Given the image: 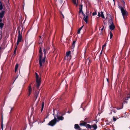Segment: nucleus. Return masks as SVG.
I'll return each mask as SVG.
<instances>
[{"instance_id": "f257e3e1", "label": "nucleus", "mask_w": 130, "mask_h": 130, "mask_svg": "<svg viewBox=\"0 0 130 130\" xmlns=\"http://www.w3.org/2000/svg\"><path fill=\"white\" fill-rule=\"evenodd\" d=\"M53 115L54 116V119L50 121L48 124V125L51 126H53L57 122V119L56 117L54 116L55 115V113L54 111L53 110Z\"/></svg>"}, {"instance_id": "f03ea898", "label": "nucleus", "mask_w": 130, "mask_h": 130, "mask_svg": "<svg viewBox=\"0 0 130 130\" xmlns=\"http://www.w3.org/2000/svg\"><path fill=\"white\" fill-rule=\"evenodd\" d=\"M45 57L46 56H45V57L42 59V56H40L39 62L40 67H42L43 66V64L44 63L45 61Z\"/></svg>"}, {"instance_id": "7ed1b4c3", "label": "nucleus", "mask_w": 130, "mask_h": 130, "mask_svg": "<svg viewBox=\"0 0 130 130\" xmlns=\"http://www.w3.org/2000/svg\"><path fill=\"white\" fill-rule=\"evenodd\" d=\"M121 10V12L122 14L124 19L125 20V18L127 17V15H128V13L126 10L124 9H122Z\"/></svg>"}, {"instance_id": "20e7f679", "label": "nucleus", "mask_w": 130, "mask_h": 130, "mask_svg": "<svg viewBox=\"0 0 130 130\" xmlns=\"http://www.w3.org/2000/svg\"><path fill=\"white\" fill-rule=\"evenodd\" d=\"M86 127L87 128H90V129L92 128H93L94 129H96L97 128V126L96 125L94 124L92 126H91L89 124L87 123L86 126Z\"/></svg>"}, {"instance_id": "39448f33", "label": "nucleus", "mask_w": 130, "mask_h": 130, "mask_svg": "<svg viewBox=\"0 0 130 130\" xmlns=\"http://www.w3.org/2000/svg\"><path fill=\"white\" fill-rule=\"evenodd\" d=\"M18 40L17 41L21 42L22 40V33L20 32V30H19L18 31Z\"/></svg>"}, {"instance_id": "423d86ee", "label": "nucleus", "mask_w": 130, "mask_h": 130, "mask_svg": "<svg viewBox=\"0 0 130 130\" xmlns=\"http://www.w3.org/2000/svg\"><path fill=\"white\" fill-rule=\"evenodd\" d=\"M110 24L111 25L109 26L110 29L111 30H113L115 28V26L114 25L113 22H112V20H110Z\"/></svg>"}, {"instance_id": "0eeeda50", "label": "nucleus", "mask_w": 130, "mask_h": 130, "mask_svg": "<svg viewBox=\"0 0 130 130\" xmlns=\"http://www.w3.org/2000/svg\"><path fill=\"white\" fill-rule=\"evenodd\" d=\"M36 82L37 83V89H38L40 84L41 81L40 79H36Z\"/></svg>"}, {"instance_id": "6e6552de", "label": "nucleus", "mask_w": 130, "mask_h": 130, "mask_svg": "<svg viewBox=\"0 0 130 130\" xmlns=\"http://www.w3.org/2000/svg\"><path fill=\"white\" fill-rule=\"evenodd\" d=\"M98 16L99 17H101L103 18H105V17L103 14V12L102 11H101V13L99 12H98Z\"/></svg>"}, {"instance_id": "1a4fd4ad", "label": "nucleus", "mask_w": 130, "mask_h": 130, "mask_svg": "<svg viewBox=\"0 0 130 130\" xmlns=\"http://www.w3.org/2000/svg\"><path fill=\"white\" fill-rule=\"evenodd\" d=\"M87 123L84 121H81L79 125L81 126H86Z\"/></svg>"}, {"instance_id": "9d476101", "label": "nucleus", "mask_w": 130, "mask_h": 130, "mask_svg": "<svg viewBox=\"0 0 130 130\" xmlns=\"http://www.w3.org/2000/svg\"><path fill=\"white\" fill-rule=\"evenodd\" d=\"M28 90L29 92V94L28 95V96H29L31 92L32 89L31 87V86L30 85L28 87Z\"/></svg>"}, {"instance_id": "9b49d317", "label": "nucleus", "mask_w": 130, "mask_h": 130, "mask_svg": "<svg viewBox=\"0 0 130 130\" xmlns=\"http://www.w3.org/2000/svg\"><path fill=\"white\" fill-rule=\"evenodd\" d=\"M123 103H122L120 104L119 106V107H118L117 108V110H120L123 108Z\"/></svg>"}, {"instance_id": "f8f14e48", "label": "nucleus", "mask_w": 130, "mask_h": 130, "mask_svg": "<svg viewBox=\"0 0 130 130\" xmlns=\"http://www.w3.org/2000/svg\"><path fill=\"white\" fill-rule=\"evenodd\" d=\"M5 12V11H2L0 13V18H3Z\"/></svg>"}, {"instance_id": "ddd939ff", "label": "nucleus", "mask_w": 130, "mask_h": 130, "mask_svg": "<svg viewBox=\"0 0 130 130\" xmlns=\"http://www.w3.org/2000/svg\"><path fill=\"white\" fill-rule=\"evenodd\" d=\"M83 5H81L79 6V13H82V12H83L82 10V8H83Z\"/></svg>"}, {"instance_id": "4468645a", "label": "nucleus", "mask_w": 130, "mask_h": 130, "mask_svg": "<svg viewBox=\"0 0 130 130\" xmlns=\"http://www.w3.org/2000/svg\"><path fill=\"white\" fill-rule=\"evenodd\" d=\"M83 5H81L79 6V13H82V12H83L82 10V8H83Z\"/></svg>"}, {"instance_id": "2eb2a0df", "label": "nucleus", "mask_w": 130, "mask_h": 130, "mask_svg": "<svg viewBox=\"0 0 130 130\" xmlns=\"http://www.w3.org/2000/svg\"><path fill=\"white\" fill-rule=\"evenodd\" d=\"M74 128L76 129H81V128L77 124H75Z\"/></svg>"}, {"instance_id": "dca6fc26", "label": "nucleus", "mask_w": 130, "mask_h": 130, "mask_svg": "<svg viewBox=\"0 0 130 130\" xmlns=\"http://www.w3.org/2000/svg\"><path fill=\"white\" fill-rule=\"evenodd\" d=\"M39 91H38L37 90H36L35 91V96L36 98V99H37V98L38 97V95L39 94Z\"/></svg>"}, {"instance_id": "f3484780", "label": "nucleus", "mask_w": 130, "mask_h": 130, "mask_svg": "<svg viewBox=\"0 0 130 130\" xmlns=\"http://www.w3.org/2000/svg\"><path fill=\"white\" fill-rule=\"evenodd\" d=\"M76 41H73V43L72 44V47H71V49H73L75 45V44L76 43Z\"/></svg>"}, {"instance_id": "a211bd4d", "label": "nucleus", "mask_w": 130, "mask_h": 130, "mask_svg": "<svg viewBox=\"0 0 130 130\" xmlns=\"http://www.w3.org/2000/svg\"><path fill=\"white\" fill-rule=\"evenodd\" d=\"M88 15H87L84 18V20L86 23L87 24L88 23Z\"/></svg>"}, {"instance_id": "6ab92c4d", "label": "nucleus", "mask_w": 130, "mask_h": 130, "mask_svg": "<svg viewBox=\"0 0 130 130\" xmlns=\"http://www.w3.org/2000/svg\"><path fill=\"white\" fill-rule=\"evenodd\" d=\"M18 66H19L18 64V63H17L16 64V65L15 66V68L14 72H17V70H18Z\"/></svg>"}, {"instance_id": "aec40b11", "label": "nucleus", "mask_w": 130, "mask_h": 130, "mask_svg": "<svg viewBox=\"0 0 130 130\" xmlns=\"http://www.w3.org/2000/svg\"><path fill=\"white\" fill-rule=\"evenodd\" d=\"M57 119L59 120H62L64 119V118L62 116H57Z\"/></svg>"}, {"instance_id": "412c9836", "label": "nucleus", "mask_w": 130, "mask_h": 130, "mask_svg": "<svg viewBox=\"0 0 130 130\" xmlns=\"http://www.w3.org/2000/svg\"><path fill=\"white\" fill-rule=\"evenodd\" d=\"M42 48L41 47H39V53L40 54L39 55L40 56H42Z\"/></svg>"}, {"instance_id": "4be33fe9", "label": "nucleus", "mask_w": 130, "mask_h": 130, "mask_svg": "<svg viewBox=\"0 0 130 130\" xmlns=\"http://www.w3.org/2000/svg\"><path fill=\"white\" fill-rule=\"evenodd\" d=\"M71 53V52L70 51L67 52L66 53V56L65 58L66 59V57H68L69 56Z\"/></svg>"}, {"instance_id": "5701e85b", "label": "nucleus", "mask_w": 130, "mask_h": 130, "mask_svg": "<svg viewBox=\"0 0 130 130\" xmlns=\"http://www.w3.org/2000/svg\"><path fill=\"white\" fill-rule=\"evenodd\" d=\"M3 116L2 115V121L1 122V128L2 129V130H3Z\"/></svg>"}, {"instance_id": "b1692460", "label": "nucleus", "mask_w": 130, "mask_h": 130, "mask_svg": "<svg viewBox=\"0 0 130 130\" xmlns=\"http://www.w3.org/2000/svg\"><path fill=\"white\" fill-rule=\"evenodd\" d=\"M84 26H83L81 27H80L78 30L77 33L78 34H80V31L82 29V28Z\"/></svg>"}, {"instance_id": "393cba45", "label": "nucleus", "mask_w": 130, "mask_h": 130, "mask_svg": "<svg viewBox=\"0 0 130 130\" xmlns=\"http://www.w3.org/2000/svg\"><path fill=\"white\" fill-rule=\"evenodd\" d=\"M44 102H43L42 103V107H41V112H42V111L43 110V109L44 108Z\"/></svg>"}, {"instance_id": "a878e982", "label": "nucleus", "mask_w": 130, "mask_h": 130, "mask_svg": "<svg viewBox=\"0 0 130 130\" xmlns=\"http://www.w3.org/2000/svg\"><path fill=\"white\" fill-rule=\"evenodd\" d=\"M4 24L2 23H0V27L2 28L3 27Z\"/></svg>"}, {"instance_id": "bb28decb", "label": "nucleus", "mask_w": 130, "mask_h": 130, "mask_svg": "<svg viewBox=\"0 0 130 130\" xmlns=\"http://www.w3.org/2000/svg\"><path fill=\"white\" fill-rule=\"evenodd\" d=\"M0 2V10H2L3 9V6L2 5L1 2Z\"/></svg>"}, {"instance_id": "cd10ccee", "label": "nucleus", "mask_w": 130, "mask_h": 130, "mask_svg": "<svg viewBox=\"0 0 130 130\" xmlns=\"http://www.w3.org/2000/svg\"><path fill=\"white\" fill-rule=\"evenodd\" d=\"M90 60L89 58H88L86 60V62H88V64L89 65V64L90 63Z\"/></svg>"}, {"instance_id": "c85d7f7f", "label": "nucleus", "mask_w": 130, "mask_h": 130, "mask_svg": "<svg viewBox=\"0 0 130 130\" xmlns=\"http://www.w3.org/2000/svg\"><path fill=\"white\" fill-rule=\"evenodd\" d=\"M35 74H36V79H39V75H38V74H37V73H35Z\"/></svg>"}, {"instance_id": "c756f323", "label": "nucleus", "mask_w": 130, "mask_h": 130, "mask_svg": "<svg viewBox=\"0 0 130 130\" xmlns=\"http://www.w3.org/2000/svg\"><path fill=\"white\" fill-rule=\"evenodd\" d=\"M110 38L111 39L113 36V34L112 33L110 32Z\"/></svg>"}, {"instance_id": "7c9ffc66", "label": "nucleus", "mask_w": 130, "mask_h": 130, "mask_svg": "<svg viewBox=\"0 0 130 130\" xmlns=\"http://www.w3.org/2000/svg\"><path fill=\"white\" fill-rule=\"evenodd\" d=\"M46 52V50L45 49H44L43 50V52H44V57H45V56Z\"/></svg>"}, {"instance_id": "2f4dec72", "label": "nucleus", "mask_w": 130, "mask_h": 130, "mask_svg": "<svg viewBox=\"0 0 130 130\" xmlns=\"http://www.w3.org/2000/svg\"><path fill=\"white\" fill-rule=\"evenodd\" d=\"M119 9H120L121 11V9H124L123 8V7H122L121 6H119Z\"/></svg>"}, {"instance_id": "473e14b6", "label": "nucleus", "mask_w": 130, "mask_h": 130, "mask_svg": "<svg viewBox=\"0 0 130 130\" xmlns=\"http://www.w3.org/2000/svg\"><path fill=\"white\" fill-rule=\"evenodd\" d=\"M97 14V12L96 11H95L94 12H93L92 13V15L93 16L96 15Z\"/></svg>"}, {"instance_id": "72a5a7b5", "label": "nucleus", "mask_w": 130, "mask_h": 130, "mask_svg": "<svg viewBox=\"0 0 130 130\" xmlns=\"http://www.w3.org/2000/svg\"><path fill=\"white\" fill-rule=\"evenodd\" d=\"M17 46H16V47L14 51V52H13V53H14V54H16V51L17 49Z\"/></svg>"}, {"instance_id": "f704fd0d", "label": "nucleus", "mask_w": 130, "mask_h": 130, "mask_svg": "<svg viewBox=\"0 0 130 130\" xmlns=\"http://www.w3.org/2000/svg\"><path fill=\"white\" fill-rule=\"evenodd\" d=\"M113 121H116L117 120L116 119L115 117H113Z\"/></svg>"}, {"instance_id": "c9c22d12", "label": "nucleus", "mask_w": 130, "mask_h": 130, "mask_svg": "<svg viewBox=\"0 0 130 130\" xmlns=\"http://www.w3.org/2000/svg\"><path fill=\"white\" fill-rule=\"evenodd\" d=\"M73 2L74 3V4H76V0H73Z\"/></svg>"}, {"instance_id": "e433bc0d", "label": "nucleus", "mask_w": 130, "mask_h": 130, "mask_svg": "<svg viewBox=\"0 0 130 130\" xmlns=\"http://www.w3.org/2000/svg\"><path fill=\"white\" fill-rule=\"evenodd\" d=\"M112 112H114L115 113H116L117 112V111L115 109L112 110Z\"/></svg>"}, {"instance_id": "4c0bfd02", "label": "nucleus", "mask_w": 130, "mask_h": 130, "mask_svg": "<svg viewBox=\"0 0 130 130\" xmlns=\"http://www.w3.org/2000/svg\"><path fill=\"white\" fill-rule=\"evenodd\" d=\"M82 14L84 17V18L83 19H84V18L85 17L86 15H85V14L83 13V12H82Z\"/></svg>"}, {"instance_id": "58836bf2", "label": "nucleus", "mask_w": 130, "mask_h": 130, "mask_svg": "<svg viewBox=\"0 0 130 130\" xmlns=\"http://www.w3.org/2000/svg\"><path fill=\"white\" fill-rule=\"evenodd\" d=\"M20 42L17 41V47L18 45L19 44V42Z\"/></svg>"}, {"instance_id": "ea45409f", "label": "nucleus", "mask_w": 130, "mask_h": 130, "mask_svg": "<svg viewBox=\"0 0 130 130\" xmlns=\"http://www.w3.org/2000/svg\"><path fill=\"white\" fill-rule=\"evenodd\" d=\"M128 102L127 101V100H125L123 102V103H123V104H125V103H127Z\"/></svg>"}, {"instance_id": "a19ab883", "label": "nucleus", "mask_w": 130, "mask_h": 130, "mask_svg": "<svg viewBox=\"0 0 130 130\" xmlns=\"http://www.w3.org/2000/svg\"><path fill=\"white\" fill-rule=\"evenodd\" d=\"M102 54V53L101 52L100 53V57H99V60H100V59H101V55Z\"/></svg>"}, {"instance_id": "79ce46f5", "label": "nucleus", "mask_w": 130, "mask_h": 130, "mask_svg": "<svg viewBox=\"0 0 130 130\" xmlns=\"http://www.w3.org/2000/svg\"><path fill=\"white\" fill-rule=\"evenodd\" d=\"M110 122L107 121V122L106 123V124L108 125H110Z\"/></svg>"}, {"instance_id": "37998d69", "label": "nucleus", "mask_w": 130, "mask_h": 130, "mask_svg": "<svg viewBox=\"0 0 130 130\" xmlns=\"http://www.w3.org/2000/svg\"><path fill=\"white\" fill-rule=\"evenodd\" d=\"M88 13H89V12H86V16H87V15H88Z\"/></svg>"}, {"instance_id": "c03bdc74", "label": "nucleus", "mask_w": 130, "mask_h": 130, "mask_svg": "<svg viewBox=\"0 0 130 130\" xmlns=\"http://www.w3.org/2000/svg\"><path fill=\"white\" fill-rule=\"evenodd\" d=\"M61 14L62 15L63 18H64V15H63V14L61 12Z\"/></svg>"}, {"instance_id": "a18cd8bd", "label": "nucleus", "mask_w": 130, "mask_h": 130, "mask_svg": "<svg viewBox=\"0 0 130 130\" xmlns=\"http://www.w3.org/2000/svg\"><path fill=\"white\" fill-rule=\"evenodd\" d=\"M127 98H130V94H129V96H128L127 97Z\"/></svg>"}, {"instance_id": "49530a36", "label": "nucleus", "mask_w": 130, "mask_h": 130, "mask_svg": "<svg viewBox=\"0 0 130 130\" xmlns=\"http://www.w3.org/2000/svg\"><path fill=\"white\" fill-rule=\"evenodd\" d=\"M128 99H129L128 98H127V97L126 98H125V100H128Z\"/></svg>"}, {"instance_id": "de8ad7c7", "label": "nucleus", "mask_w": 130, "mask_h": 130, "mask_svg": "<svg viewBox=\"0 0 130 130\" xmlns=\"http://www.w3.org/2000/svg\"><path fill=\"white\" fill-rule=\"evenodd\" d=\"M107 81L108 82V83H109V80L107 78Z\"/></svg>"}, {"instance_id": "09e8293b", "label": "nucleus", "mask_w": 130, "mask_h": 130, "mask_svg": "<svg viewBox=\"0 0 130 130\" xmlns=\"http://www.w3.org/2000/svg\"><path fill=\"white\" fill-rule=\"evenodd\" d=\"M106 44H104V45H103L102 46V48H103V46H106Z\"/></svg>"}, {"instance_id": "8fccbe9b", "label": "nucleus", "mask_w": 130, "mask_h": 130, "mask_svg": "<svg viewBox=\"0 0 130 130\" xmlns=\"http://www.w3.org/2000/svg\"><path fill=\"white\" fill-rule=\"evenodd\" d=\"M2 19H0V22H2Z\"/></svg>"}, {"instance_id": "3c124183", "label": "nucleus", "mask_w": 130, "mask_h": 130, "mask_svg": "<svg viewBox=\"0 0 130 130\" xmlns=\"http://www.w3.org/2000/svg\"><path fill=\"white\" fill-rule=\"evenodd\" d=\"M123 3H124V5H125V2L123 1Z\"/></svg>"}, {"instance_id": "603ef678", "label": "nucleus", "mask_w": 130, "mask_h": 130, "mask_svg": "<svg viewBox=\"0 0 130 130\" xmlns=\"http://www.w3.org/2000/svg\"><path fill=\"white\" fill-rule=\"evenodd\" d=\"M12 109H13V108H11V111H10V112H11V110H12Z\"/></svg>"}, {"instance_id": "864d4df0", "label": "nucleus", "mask_w": 130, "mask_h": 130, "mask_svg": "<svg viewBox=\"0 0 130 130\" xmlns=\"http://www.w3.org/2000/svg\"><path fill=\"white\" fill-rule=\"evenodd\" d=\"M115 0H113V1L114 2V4H115Z\"/></svg>"}, {"instance_id": "5fc2aeb1", "label": "nucleus", "mask_w": 130, "mask_h": 130, "mask_svg": "<svg viewBox=\"0 0 130 130\" xmlns=\"http://www.w3.org/2000/svg\"><path fill=\"white\" fill-rule=\"evenodd\" d=\"M89 95V94H88V96Z\"/></svg>"}, {"instance_id": "6e6d98bb", "label": "nucleus", "mask_w": 130, "mask_h": 130, "mask_svg": "<svg viewBox=\"0 0 130 130\" xmlns=\"http://www.w3.org/2000/svg\"><path fill=\"white\" fill-rule=\"evenodd\" d=\"M98 54V53H96V56H95V57H96V54Z\"/></svg>"}, {"instance_id": "4d7b16f0", "label": "nucleus", "mask_w": 130, "mask_h": 130, "mask_svg": "<svg viewBox=\"0 0 130 130\" xmlns=\"http://www.w3.org/2000/svg\"><path fill=\"white\" fill-rule=\"evenodd\" d=\"M103 30V28H102V29H101V30Z\"/></svg>"}, {"instance_id": "13d9d810", "label": "nucleus", "mask_w": 130, "mask_h": 130, "mask_svg": "<svg viewBox=\"0 0 130 130\" xmlns=\"http://www.w3.org/2000/svg\"><path fill=\"white\" fill-rule=\"evenodd\" d=\"M78 130H81L80 129H79Z\"/></svg>"}, {"instance_id": "bf43d9fd", "label": "nucleus", "mask_w": 130, "mask_h": 130, "mask_svg": "<svg viewBox=\"0 0 130 130\" xmlns=\"http://www.w3.org/2000/svg\"><path fill=\"white\" fill-rule=\"evenodd\" d=\"M45 121V120H44V122Z\"/></svg>"}, {"instance_id": "052dcab7", "label": "nucleus", "mask_w": 130, "mask_h": 130, "mask_svg": "<svg viewBox=\"0 0 130 130\" xmlns=\"http://www.w3.org/2000/svg\"><path fill=\"white\" fill-rule=\"evenodd\" d=\"M11 90V89H10V90Z\"/></svg>"}, {"instance_id": "680f3d73", "label": "nucleus", "mask_w": 130, "mask_h": 130, "mask_svg": "<svg viewBox=\"0 0 130 130\" xmlns=\"http://www.w3.org/2000/svg\"><path fill=\"white\" fill-rule=\"evenodd\" d=\"M130 128V127H129Z\"/></svg>"}]
</instances>
